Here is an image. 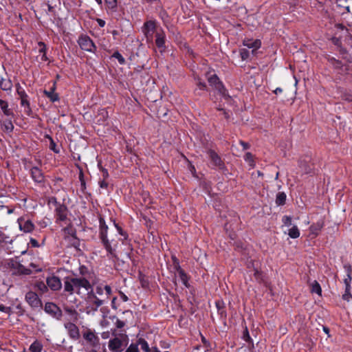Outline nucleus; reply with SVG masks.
I'll return each instance as SVG.
<instances>
[{
  "instance_id": "nucleus-2",
  "label": "nucleus",
  "mask_w": 352,
  "mask_h": 352,
  "mask_svg": "<svg viewBox=\"0 0 352 352\" xmlns=\"http://www.w3.org/2000/svg\"><path fill=\"white\" fill-rule=\"evenodd\" d=\"M48 204H52L54 207V214L56 223H63L67 224L70 219L68 218L69 210L67 206L57 201L55 197L49 199Z\"/></svg>"
},
{
  "instance_id": "nucleus-4",
  "label": "nucleus",
  "mask_w": 352,
  "mask_h": 352,
  "mask_svg": "<svg viewBox=\"0 0 352 352\" xmlns=\"http://www.w3.org/2000/svg\"><path fill=\"white\" fill-rule=\"evenodd\" d=\"M86 302L88 305L87 309H89L90 311H96L99 307L102 306L104 304L107 302L106 299H102L96 296L94 293V289L89 294H86Z\"/></svg>"
},
{
  "instance_id": "nucleus-19",
  "label": "nucleus",
  "mask_w": 352,
  "mask_h": 352,
  "mask_svg": "<svg viewBox=\"0 0 352 352\" xmlns=\"http://www.w3.org/2000/svg\"><path fill=\"white\" fill-rule=\"evenodd\" d=\"M65 327L67 329L70 338H72L74 340H77L79 338V329L75 324L68 322L65 324Z\"/></svg>"
},
{
  "instance_id": "nucleus-36",
  "label": "nucleus",
  "mask_w": 352,
  "mask_h": 352,
  "mask_svg": "<svg viewBox=\"0 0 352 352\" xmlns=\"http://www.w3.org/2000/svg\"><path fill=\"white\" fill-rule=\"evenodd\" d=\"M299 166L302 171L305 174H310L312 173V167L307 164L305 161H300Z\"/></svg>"
},
{
  "instance_id": "nucleus-47",
  "label": "nucleus",
  "mask_w": 352,
  "mask_h": 352,
  "mask_svg": "<svg viewBox=\"0 0 352 352\" xmlns=\"http://www.w3.org/2000/svg\"><path fill=\"white\" fill-rule=\"evenodd\" d=\"M104 1L109 9L116 10L118 5L117 0H104Z\"/></svg>"
},
{
  "instance_id": "nucleus-34",
  "label": "nucleus",
  "mask_w": 352,
  "mask_h": 352,
  "mask_svg": "<svg viewBox=\"0 0 352 352\" xmlns=\"http://www.w3.org/2000/svg\"><path fill=\"white\" fill-rule=\"evenodd\" d=\"M311 292L316 293L319 296L322 295V289L318 281L314 280L310 284Z\"/></svg>"
},
{
  "instance_id": "nucleus-32",
  "label": "nucleus",
  "mask_w": 352,
  "mask_h": 352,
  "mask_svg": "<svg viewBox=\"0 0 352 352\" xmlns=\"http://www.w3.org/2000/svg\"><path fill=\"white\" fill-rule=\"evenodd\" d=\"M0 107L6 116H13V112L10 109L8 108V103L6 101L0 99Z\"/></svg>"
},
{
  "instance_id": "nucleus-55",
  "label": "nucleus",
  "mask_w": 352,
  "mask_h": 352,
  "mask_svg": "<svg viewBox=\"0 0 352 352\" xmlns=\"http://www.w3.org/2000/svg\"><path fill=\"white\" fill-rule=\"evenodd\" d=\"M283 223L287 226H289L292 224V218L289 216H284L283 217Z\"/></svg>"
},
{
  "instance_id": "nucleus-11",
  "label": "nucleus",
  "mask_w": 352,
  "mask_h": 352,
  "mask_svg": "<svg viewBox=\"0 0 352 352\" xmlns=\"http://www.w3.org/2000/svg\"><path fill=\"white\" fill-rule=\"evenodd\" d=\"M165 42L166 35L163 30H157L155 33V45L161 53H164L166 50Z\"/></svg>"
},
{
  "instance_id": "nucleus-15",
  "label": "nucleus",
  "mask_w": 352,
  "mask_h": 352,
  "mask_svg": "<svg viewBox=\"0 0 352 352\" xmlns=\"http://www.w3.org/2000/svg\"><path fill=\"white\" fill-rule=\"evenodd\" d=\"M156 30V23L154 21H148L144 23L143 32L147 38H151Z\"/></svg>"
},
{
  "instance_id": "nucleus-26",
  "label": "nucleus",
  "mask_w": 352,
  "mask_h": 352,
  "mask_svg": "<svg viewBox=\"0 0 352 352\" xmlns=\"http://www.w3.org/2000/svg\"><path fill=\"white\" fill-rule=\"evenodd\" d=\"M324 223L323 220H320L310 226V231L312 234L318 235L319 232L324 227Z\"/></svg>"
},
{
  "instance_id": "nucleus-43",
  "label": "nucleus",
  "mask_w": 352,
  "mask_h": 352,
  "mask_svg": "<svg viewBox=\"0 0 352 352\" xmlns=\"http://www.w3.org/2000/svg\"><path fill=\"white\" fill-rule=\"evenodd\" d=\"M47 138L50 140V149L54 151L55 153H59L60 149L57 147V145L52 138L50 135H47Z\"/></svg>"
},
{
  "instance_id": "nucleus-53",
  "label": "nucleus",
  "mask_w": 352,
  "mask_h": 352,
  "mask_svg": "<svg viewBox=\"0 0 352 352\" xmlns=\"http://www.w3.org/2000/svg\"><path fill=\"white\" fill-rule=\"evenodd\" d=\"M217 312L221 319H223V320L226 319L227 314H226V311L224 307H221V309H219V310H217Z\"/></svg>"
},
{
  "instance_id": "nucleus-51",
  "label": "nucleus",
  "mask_w": 352,
  "mask_h": 352,
  "mask_svg": "<svg viewBox=\"0 0 352 352\" xmlns=\"http://www.w3.org/2000/svg\"><path fill=\"white\" fill-rule=\"evenodd\" d=\"M125 352H139L138 344H131L126 349Z\"/></svg>"
},
{
  "instance_id": "nucleus-35",
  "label": "nucleus",
  "mask_w": 352,
  "mask_h": 352,
  "mask_svg": "<svg viewBox=\"0 0 352 352\" xmlns=\"http://www.w3.org/2000/svg\"><path fill=\"white\" fill-rule=\"evenodd\" d=\"M137 344L140 345L141 349L144 352H151V349L149 347L148 342L144 338H139L137 342Z\"/></svg>"
},
{
  "instance_id": "nucleus-20",
  "label": "nucleus",
  "mask_w": 352,
  "mask_h": 352,
  "mask_svg": "<svg viewBox=\"0 0 352 352\" xmlns=\"http://www.w3.org/2000/svg\"><path fill=\"white\" fill-rule=\"evenodd\" d=\"M94 293L96 294V296L97 295L102 296L104 292H105V294H106L105 299L107 300L109 299V296L112 293L111 287L109 285H107L103 286L102 284H99V285H96L95 287V290H94Z\"/></svg>"
},
{
  "instance_id": "nucleus-40",
  "label": "nucleus",
  "mask_w": 352,
  "mask_h": 352,
  "mask_svg": "<svg viewBox=\"0 0 352 352\" xmlns=\"http://www.w3.org/2000/svg\"><path fill=\"white\" fill-rule=\"evenodd\" d=\"M254 277L255 280H256V282H258V283H263L264 278H263V272L261 271L258 270V269L257 267H254Z\"/></svg>"
},
{
  "instance_id": "nucleus-24",
  "label": "nucleus",
  "mask_w": 352,
  "mask_h": 352,
  "mask_svg": "<svg viewBox=\"0 0 352 352\" xmlns=\"http://www.w3.org/2000/svg\"><path fill=\"white\" fill-rule=\"evenodd\" d=\"M344 269L346 274V278L344 279V283L346 287H351V283L352 280V267L351 265L349 263H346L344 265Z\"/></svg>"
},
{
  "instance_id": "nucleus-3",
  "label": "nucleus",
  "mask_w": 352,
  "mask_h": 352,
  "mask_svg": "<svg viewBox=\"0 0 352 352\" xmlns=\"http://www.w3.org/2000/svg\"><path fill=\"white\" fill-rule=\"evenodd\" d=\"M7 268L10 270L12 275H29L32 273V270L23 266L20 262L16 259H11L7 263Z\"/></svg>"
},
{
  "instance_id": "nucleus-58",
  "label": "nucleus",
  "mask_w": 352,
  "mask_h": 352,
  "mask_svg": "<svg viewBox=\"0 0 352 352\" xmlns=\"http://www.w3.org/2000/svg\"><path fill=\"white\" fill-rule=\"evenodd\" d=\"M125 325V322L122 320H120L119 319H117L116 320V327L117 329H122V327H124Z\"/></svg>"
},
{
  "instance_id": "nucleus-54",
  "label": "nucleus",
  "mask_w": 352,
  "mask_h": 352,
  "mask_svg": "<svg viewBox=\"0 0 352 352\" xmlns=\"http://www.w3.org/2000/svg\"><path fill=\"white\" fill-rule=\"evenodd\" d=\"M344 100L352 102V91H346L342 96Z\"/></svg>"
},
{
  "instance_id": "nucleus-13",
  "label": "nucleus",
  "mask_w": 352,
  "mask_h": 352,
  "mask_svg": "<svg viewBox=\"0 0 352 352\" xmlns=\"http://www.w3.org/2000/svg\"><path fill=\"white\" fill-rule=\"evenodd\" d=\"M46 283L49 288L52 291H58L62 288V283L60 279L56 276H52L47 277L46 279Z\"/></svg>"
},
{
  "instance_id": "nucleus-7",
  "label": "nucleus",
  "mask_w": 352,
  "mask_h": 352,
  "mask_svg": "<svg viewBox=\"0 0 352 352\" xmlns=\"http://www.w3.org/2000/svg\"><path fill=\"white\" fill-rule=\"evenodd\" d=\"M44 311L46 314L58 320H60L63 316V312L60 308L52 302H47L45 303Z\"/></svg>"
},
{
  "instance_id": "nucleus-23",
  "label": "nucleus",
  "mask_w": 352,
  "mask_h": 352,
  "mask_svg": "<svg viewBox=\"0 0 352 352\" xmlns=\"http://www.w3.org/2000/svg\"><path fill=\"white\" fill-rule=\"evenodd\" d=\"M122 342L118 338L111 339L109 342V348L113 352H120L122 351Z\"/></svg>"
},
{
  "instance_id": "nucleus-63",
  "label": "nucleus",
  "mask_w": 352,
  "mask_h": 352,
  "mask_svg": "<svg viewBox=\"0 0 352 352\" xmlns=\"http://www.w3.org/2000/svg\"><path fill=\"white\" fill-rule=\"evenodd\" d=\"M239 144L242 146L243 150H247V149L250 148V145L249 143L245 142L242 140H241L239 142Z\"/></svg>"
},
{
  "instance_id": "nucleus-45",
  "label": "nucleus",
  "mask_w": 352,
  "mask_h": 352,
  "mask_svg": "<svg viewBox=\"0 0 352 352\" xmlns=\"http://www.w3.org/2000/svg\"><path fill=\"white\" fill-rule=\"evenodd\" d=\"M111 57L116 58L120 65H123L126 63L124 58L118 51H116L115 52H113Z\"/></svg>"
},
{
  "instance_id": "nucleus-12",
  "label": "nucleus",
  "mask_w": 352,
  "mask_h": 352,
  "mask_svg": "<svg viewBox=\"0 0 352 352\" xmlns=\"http://www.w3.org/2000/svg\"><path fill=\"white\" fill-rule=\"evenodd\" d=\"M101 243L109 254L112 256H116V251L118 244L116 240H109L107 238Z\"/></svg>"
},
{
  "instance_id": "nucleus-27",
  "label": "nucleus",
  "mask_w": 352,
  "mask_h": 352,
  "mask_svg": "<svg viewBox=\"0 0 352 352\" xmlns=\"http://www.w3.org/2000/svg\"><path fill=\"white\" fill-rule=\"evenodd\" d=\"M0 87L3 91H11L12 82L9 78H1L0 80Z\"/></svg>"
},
{
  "instance_id": "nucleus-28",
  "label": "nucleus",
  "mask_w": 352,
  "mask_h": 352,
  "mask_svg": "<svg viewBox=\"0 0 352 352\" xmlns=\"http://www.w3.org/2000/svg\"><path fill=\"white\" fill-rule=\"evenodd\" d=\"M38 45L39 46L38 52L41 54V60L47 61L48 60V58L47 56V46L43 41H39L38 43Z\"/></svg>"
},
{
  "instance_id": "nucleus-14",
  "label": "nucleus",
  "mask_w": 352,
  "mask_h": 352,
  "mask_svg": "<svg viewBox=\"0 0 352 352\" xmlns=\"http://www.w3.org/2000/svg\"><path fill=\"white\" fill-rule=\"evenodd\" d=\"M30 174L34 182L42 184L45 182V176L42 170L36 166H34L30 169Z\"/></svg>"
},
{
  "instance_id": "nucleus-10",
  "label": "nucleus",
  "mask_w": 352,
  "mask_h": 352,
  "mask_svg": "<svg viewBox=\"0 0 352 352\" xmlns=\"http://www.w3.org/2000/svg\"><path fill=\"white\" fill-rule=\"evenodd\" d=\"M25 301L32 308H38L41 307L42 301L38 298L37 294L34 292H28L25 296Z\"/></svg>"
},
{
  "instance_id": "nucleus-25",
  "label": "nucleus",
  "mask_w": 352,
  "mask_h": 352,
  "mask_svg": "<svg viewBox=\"0 0 352 352\" xmlns=\"http://www.w3.org/2000/svg\"><path fill=\"white\" fill-rule=\"evenodd\" d=\"M84 338L93 345H96L98 343V337L91 331L89 330L83 334Z\"/></svg>"
},
{
  "instance_id": "nucleus-8",
  "label": "nucleus",
  "mask_w": 352,
  "mask_h": 352,
  "mask_svg": "<svg viewBox=\"0 0 352 352\" xmlns=\"http://www.w3.org/2000/svg\"><path fill=\"white\" fill-rule=\"evenodd\" d=\"M213 168H218L220 170L225 168V164L218 153L212 150L208 149L206 151Z\"/></svg>"
},
{
  "instance_id": "nucleus-16",
  "label": "nucleus",
  "mask_w": 352,
  "mask_h": 352,
  "mask_svg": "<svg viewBox=\"0 0 352 352\" xmlns=\"http://www.w3.org/2000/svg\"><path fill=\"white\" fill-rule=\"evenodd\" d=\"M19 98L21 100V105L25 108V111L27 115L30 116L32 113V109L30 107V101L28 100V96L26 94L25 91H21V93L18 94Z\"/></svg>"
},
{
  "instance_id": "nucleus-46",
  "label": "nucleus",
  "mask_w": 352,
  "mask_h": 352,
  "mask_svg": "<svg viewBox=\"0 0 352 352\" xmlns=\"http://www.w3.org/2000/svg\"><path fill=\"white\" fill-rule=\"evenodd\" d=\"M342 298L347 302H349L351 300V299L352 298V295L351 294V287H345L344 293L342 294Z\"/></svg>"
},
{
  "instance_id": "nucleus-48",
  "label": "nucleus",
  "mask_w": 352,
  "mask_h": 352,
  "mask_svg": "<svg viewBox=\"0 0 352 352\" xmlns=\"http://www.w3.org/2000/svg\"><path fill=\"white\" fill-rule=\"evenodd\" d=\"M242 338L248 343H252V339L250 336L249 331L247 327H245V329L243 332Z\"/></svg>"
},
{
  "instance_id": "nucleus-52",
  "label": "nucleus",
  "mask_w": 352,
  "mask_h": 352,
  "mask_svg": "<svg viewBox=\"0 0 352 352\" xmlns=\"http://www.w3.org/2000/svg\"><path fill=\"white\" fill-rule=\"evenodd\" d=\"M0 311L10 315L12 313V309L10 307L4 306L2 304H0Z\"/></svg>"
},
{
  "instance_id": "nucleus-39",
  "label": "nucleus",
  "mask_w": 352,
  "mask_h": 352,
  "mask_svg": "<svg viewBox=\"0 0 352 352\" xmlns=\"http://www.w3.org/2000/svg\"><path fill=\"white\" fill-rule=\"evenodd\" d=\"M42 349V344L37 340L34 341L30 346L31 352H41Z\"/></svg>"
},
{
  "instance_id": "nucleus-38",
  "label": "nucleus",
  "mask_w": 352,
  "mask_h": 352,
  "mask_svg": "<svg viewBox=\"0 0 352 352\" xmlns=\"http://www.w3.org/2000/svg\"><path fill=\"white\" fill-rule=\"evenodd\" d=\"M288 235L292 239H297L300 236L299 229L296 226H294L292 228H290L288 231Z\"/></svg>"
},
{
  "instance_id": "nucleus-6",
  "label": "nucleus",
  "mask_w": 352,
  "mask_h": 352,
  "mask_svg": "<svg viewBox=\"0 0 352 352\" xmlns=\"http://www.w3.org/2000/svg\"><path fill=\"white\" fill-rule=\"evenodd\" d=\"M78 43L84 51L91 53H95L96 51V46L91 38L87 35H81L79 36Z\"/></svg>"
},
{
  "instance_id": "nucleus-42",
  "label": "nucleus",
  "mask_w": 352,
  "mask_h": 352,
  "mask_svg": "<svg viewBox=\"0 0 352 352\" xmlns=\"http://www.w3.org/2000/svg\"><path fill=\"white\" fill-rule=\"evenodd\" d=\"M114 225H115V227L116 228L119 234H120L122 236H123V239H122V243H124V241H126L128 239V234L122 230V228L118 225L117 224L115 221H114Z\"/></svg>"
},
{
  "instance_id": "nucleus-44",
  "label": "nucleus",
  "mask_w": 352,
  "mask_h": 352,
  "mask_svg": "<svg viewBox=\"0 0 352 352\" xmlns=\"http://www.w3.org/2000/svg\"><path fill=\"white\" fill-rule=\"evenodd\" d=\"M244 160L246 162H248L249 164V165L251 167L253 168L255 166V162H254V160L253 158V155L251 153H250V152L246 153L244 156Z\"/></svg>"
},
{
  "instance_id": "nucleus-1",
  "label": "nucleus",
  "mask_w": 352,
  "mask_h": 352,
  "mask_svg": "<svg viewBox=\"0 0 352 352\" xmlns=\"http://www.w3.org/2000/svg\"><path fill=\"white\" fill-rule=\"evenodd\" d=\"M64 292L69 295L76 294L81 297L91 292L94 288L84 277L66 276L63 280Z\"/></svg>"
},
{
  "instance_id": "nucleus-60",
  "label": "nucleus",
  "mask_w": 352,
  "mask_h": 352,
  "mask_svg": "<svg viewBox=\"0 0 352 352\" xmlns=\"http://www.w3.org/2000/svg\"><path fill=\"white\" fill-rule=\"evenodd\" d=\"M30 243L31 244V246L33 248H38L40 246L37 240H36L34 238H31L30 240Z\"/></svg>"
},
{
  "instance_id": "nucleus-59",
  "label": "nucleus",
  "mask_w": 352,
  "mask_h": 352,
  "mask_svg": "<svg viewBox=\"0 0 352 352\" xmlns=\"http://www.w3.org/2000/svg\"><path fill=\"white\" fill-rule=\"evenodd\" d=\"M9 237L6 236L4 233L0 231V243H6L7 239H8Z\"/></svg>"
},
{
  "instance_id": "nucleus-21",
  "label": "nucleus",
  "mask_w": 352,
  "mask_h": 352,
  "mask_svg": "<svg viewBox=\"0 0 352 352\" xmlns=\"http://www.w3.org/2000/svg\"><path fill=\"white\" fill-rule=\"evenodd\" d=\"M56 90V82H54L53 86L50 89V90H44L43 94L45 96H47L50 100L52 102H56L59 100V96L57 93L55 92Z\"/></svg>"
},
{
  "instance_id": "nucleus-31",
  "label": "nucleus",
  "mask_w": 352,
  "mask_h": 352,
  "mask_svg": "<svg viewBox=\"0 0 352 352\" xmlns=\"http://www.w3.org/2000/svg\"><path fill=\"white\" fill-rule=\"evenodd\" d=\"M1 126L3 131L11 133L14 129V125L10 120H5L1 123Z\"/></svg>"
},
{
  "instance_id": "nucleus-61",
  "label": "nucleus",
  "mask_w": 352,
  "mask_h": 352,
  "mask_svg": "<svg viewBox=\"0 0 352 352\" xmlns=\"http://www.w3.org/2000/svg\"><path fill=\"white\" fill-rule=\"evenodd\" d=\"M100 170H101V172L102 173L103 179H107L109 177V176L107 169L101 167L100 168Z\"/></svg>"
},
{
  "instance_id": "nucleus-50",
  "label": "nucleus",
  "mask_w": 352,
  "mask_h": 352,
  "mask_svg": "<svg viewBox=\"0 0 352 352\" xmlns=\"http://www.w3.org/2000/svg\"><path fill=\"white\" fill-rule=\"evenodd\" d=\"M240 56L243 60H247L250 56V52L245 48L241 49L239 50Z\"/></svg>"
},
{
  "instance_id": "nucleus-17",
  "label": "nucleus",
  "mask_w": 352,
  "mask_h": 352,
  "mask_svg": "<svg viewBox=\"0 0 352 352\" xmlns=\"http://www.w3.org/2000/svg\"><path fill=\"white\" fill-rule=\"evenodd\" d=\"M108 226L106 224L105 220L103 217H100L99 218V238L102 241L106 239L107 237Z\"/></svg>"
},
{
  "instance_id": "nucleus-57",
  "label": "nucleus",
  "mask_w": 352,
  "mask_h": 352,
  "mask_svg": "<svg viewBox=\"0 0 352 352\" xmlns=\"http://www.w3.org/2000/svg\"><path fill=\"white\" fill-rule=\"evenodd\" d=\"M65 310L67 314H69L71 316H74L76 317L78 316V312L76 311V309L73 308L67 307L65 309Z\"/></svg>"
},
{
  "instance_id": "nucleus-33",
  "label": "nucleus",
  "mask_w": 352,
  "mask_h": 352,
  "mask_svg": "<svg viewBox=\"0 0 352 352\" xmlns=\"http://www.w3.org/2000/svg\"><path fill=\"white\" fill-rule=\"evenodd\" d=\"M287 195L284 192H278L276 197V204L277 206H283L285 204Z\"/></svg>"
},
{
  "instance_id": "nucleus-62",
  "label": "nucleus",
  "mask_w": 352,
  "mask_h": 352,
  "mask_svg": "<svg viewBox=\"0 0 352 352\" xmlns=\"http://www.w3.org/2000/svg\"><path fill=\"white\" fill-rule=\"evenodd\" d=\"M99 186L101 188H107L109 186L108 182H106V179H102L99 182Z\"/></svg>"
},
{
  "instance_id": "nucleus-30",
  "label": "nucleus",
  "mask_w": 352,
  "mask_h": 352,
  "mask_svg": "<svg viewBox=\"0 0 352 352\" xmlns=\"http://www.w3.org/2000/svg\"><path fill=\"white\" fill-rule=\"evenodd\" d=\"M34 289L39 292L41 294L46 293L48 291V286L43 281H37L34 285Z\"/></svg>"
},
{
  "instance_id": "nucleus-18",
  "label": "nucleus",
  "mask_w": 352,
  "mask_h": 352,
  "mask_svg": "<svg viewBox=\"0 0 352 352\" xmlns=\"http://www.w3.org/2000/svg\"><path fill=\"white\" fill-rule=\"evenodd\" d=\"M243 45L249 49H253L252 53L259 49L261 46V41L259 39L245 38Z\"/></svg>"
},
{
  "instance_id": "nucleus-9",
  "label": "nucleus",
  "mask_w": 352,
  "mask_h": 352,
  "mask_svg": "<svg viewBox=\"0 0 352 352\" xmlns=\"http://www.w3.org/2000/svg\"><path fill=\"white\" fill-rule=\"evenodd\" d=\"M19 228L24 233H31L35 228L33 222L24 217H21L17 219Z\"/></svg>"
},
{
  "instance_id": "nucleus-37",
  "label": "nucleus",
  "mask_w": 352,
  "mask_h": 352,
  "mask_svg": "<svg viewBox=\"0 0 352 352\" xmlns=\"http://www.w3.org/2000/svg\"><path fill=\"white\" fill-rule=\"evenodd\" d=\"M178 276L181 280V281L182 282V283L184 284V285L186 287H190V284L188 283V280H189V276H188V274L185 272L184 270L183 271H181L179 274H178Z\"/></svg>"
},
{
  "instance_id": "nucleus-5",
  "label": "nucleus",
  "mask_w": 352,
  "mask_h": 352,
  "mask_svg": "<svg viewBox=\"0 0 352 352\" xmlns=\"http://www.w3.org/2000/svg\"><path fill=\"white\" fill-rule=\"evenodd\" d=\"M208 81L211 87H213L223 97H229L228 91L223 82L217 74H212L208 78Z\"/></svg>"
},
{
  "instance_id": "nucleus-64",
  "label": "nucleus",
  "mask_w": 352,
  "mask_h": 352,
  "mask_svg": "<svg viewBox=\"0 0 352 352\" xmlns=\"http://www.w3.org/2000/svg\"><path fill=\"white\" fill-rule=\"evenodd\" d=\"M174 265V270L177 272V274H179L181 271H183L184 270L181 267L180 265H179V262H176V264L173 265Z\"/></svg>"
},
{
  "instance_id": "nucleus-22",
  "label": "nucleus",
  "mask_w": 352,
  "mask_h": 352,
  "mask_svg": "<svg viewBox=\"0 0 352 352\" xmlns=\"http://www.w3.org/2000/svg\"><path fill=\"white\" fill-rule=\"evenodd\" d=\"M66 225L67 226L62 229L65 240H66L68 238H71V236L76 235V230L72 226L71 221H69V222H67Z\"/></svg>"
},
{
  "instance_id": "nucleus-29",
  "label": "nucleus",
  "mask_w": 352,
  "mask_h": 352,
  "mask_svg": "<svg viewBox=\"0 0 352 352\" xmlns=\"http://www.w3.org/2000/svg\"><path fill=\"white\" fill-rule=\"evenodd\" d=\"M195 79L197 81V88L195 90V93L196 95L201 96V94L200 93L199 91H207L208 90V87H207V85H206V82L201 81L200 78H195Z\"/></svg>"
},
{
  "instance_id": "nucleus-41",
  "label": "nucleus",
  "mask_w": 352,
  "mask_h": 352,
  "mask_svg": "<svg viewBox=\"0 0 352 352\" xmlns=\"http://www.w3.org/2000/svg\"><path fill=\"white\" fill-rule=\"evenodd\" d=\"M65 241H68L71 246L74 247L76 248H77L80 245V240L76 235L71 236V238H68Z\"/></svg>"
},
{
  "instance_id": "nucleus-49",
  "label": "nucleus",
  "mask_w": 352,
  "mask_h": 352,
  "mask_svg": "<svg viewBox=\"0 0 352 352\" xmlns=\"http://www.w3.org/2000/svg\"><path fill=\"white\" fill-rule=\"evenodd\" d=\"M78 177H79V180L80 182V190L82 192H84L85 190L86 189V183H85V180L84 178V174L82 170H80Z\"/></svg>"
},
{
  "instance_id": "nucleus-56",
  "label": "nucleus",
  "mask_w": 352,
  "mask_h": 352,
  "mask_svg": "<svg viewBox=\"0 0 352 352\" xmlns=\"http://www.w3.org/2000/svg\"><path fill=\"white\" fill-rule=\"evenodd\" d=\"M329 61L336 67H340L342 66L341 61L336 60L335 58H329Z\"/></svg>"
}]
</instances>
